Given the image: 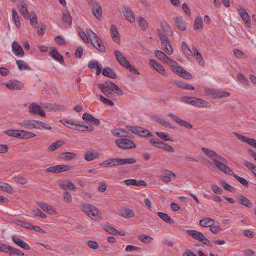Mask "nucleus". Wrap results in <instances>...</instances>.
Here are the masks:
<instances>
[{
  "label": "nucleus",
  "mask_w": 256,
  "mask_h": 256,
  "mask_svg": "<svg viewBox=\"0 0 256 256\" xmlns=\"http://www.w3.org/2000/svg\"><path fill=\"white\" fill-rule=\"evenodd\" d=\"M20 126L25 129H44L47 130H52V126L48 124H46L42 121L28 120H24L20 123Z\"/></svg>",
  "instance_id": "nucleus-1"
},
{
  "label": "nucleus",
  "mask_w": 256,
  "mask_h": 256,
  "mask_svg": "<svg viewBox=\"0 0 256 256\" xmlns=\"http://www.w3.org/2000/svg\"><path fill=\"white\" fill-rule=\"evenodd\" d=\"M86 32L92 44L102 52H105L106 48L100 38L90 30H88Z\"/></svg>",
  "instance_id": "nucleus-2"
},
{
  "label": "nucleus",
  "mask_w": 256,
  "mask_h": 256,
  "mask_svg": "<svg viewBox=\"0 0 256 256\" xmlns=\"http://www.w3.org/2000/svg\"><path fill=\"white\" fill-rule=\"evenodd\" d=\"M82 210L94 221L98 220L100 218L101 213L100 211L94 205L85 204L82 207Z\"/></svg>",
  "instance_id": "nucleus-3"
},
{
  "label": "nucleus",
  "mask_w": 256,
  "mask_h": 256,
  "mask_svg": "<svg viewBox=\"0 0 256 256\" xmlns=\"http://www.w3.org/2000/svg\"><path fill=\"white\" fill-rule=\"evenodd\" d=\"M206 95L212 98H222L230 96V92L220 89L206 88L205 90Z\"/></svg>",
  "instance_id": "nucleus-4"
},
{
  "label": "nucleus",
  "mask_w": 256,
  "mask_h": 256,
  "mask_svg": "<svg viewBox=\"0 0 256 256\" xmlns=\"http://www.w3.org/2000/svg\"><path fill=\"white\" fill-rule=\"evenodd\" d=\"M126 127L128 130L138 136L144 138L152 136L150 131L141 126L128 125Z\"/></svg>",
  "instance_id": "nucleus-5"
},
{
  "label": "nucleus",
  "mask_w": 256,
  "mask_h": 256,
  "mask_svg": "<svg viewBox=\"0 0 256 256\" xmlns=\"http://www.w3.org/2000/svg\"><path fill=\"white\" fill-rule=\"evenodd\" d=\"M115 144L118 148L123 150L135 148H136L134 142L127 138L116 140Z\"/></svg>",
  "instance_id": "nucleus-6"
},
{
  "label": "nucleus",
  "mask_w": 256,
  "mask_h": 256,
  "mask_svg": "<svg viewBox=\"0 0 256 256\" xmlns=\"http://www.w3.org/2000/svg\"><path fill=\"white\" fill-rule=\"evenodd\" d=\"M158 36L162 42V46L163 50L168 55H170L173 52L172 48L170 45V42L168 38L162 32H158Z\"/></svg>",
  "instance_id": "nucleus-7"
},
{
  "label": "nucleus",
  "mask_w": 256,
  "mask_h": 256,
  "mask_svg": "<svg viewBox=\"0 0 256 256\" xmlns=\"http://www.w3.org/2000/svg\"><path fill=\"white\" fill-rule=\"evenodd\" d=\"M149 142L154 146L158 148H163L168 152H174V149L172 147L161 142L158 138H151L149 140Z\"/></svg>",
  "instance_id": "nucleus-8"
},
{
  "label": "nucleus",
  "mask_w": 256,
  "mask_h": 256,
  "mask_svg": "<svg viewBox=\"0 0 256 256\" xmlns=\"http://www.w3.org/2000/svg\"><path fill=\"white\" fill-rule=\"evenodd\" d=\"M212 160L216 166L220 170L224 172L225 174L232 176V170L228 167L226 165H225L222 162H220V161L218 159L214 158H212Z\"/></svg>",
  "instance_id": "nucleus-9"
},
{
  "label": "nucleus",
  "mask_w": 256,
  "mask_h": 256,
  "mask_svg": "<svg viewBox=\"0 0 256 256\" xmlns=\"http://www.w3.org/2000/svg\"><path fill=\"white\" fill-rule=\"evenodd\" d=\"M29 112L33 114H38L42 116H46V113L42 108L36 103L32 104L29 106Z\"/></svg>",
  "instance_id": "nucleus-10"
},
{
  "label": "nucleus",
  "mask_w": 256,
  "mask_h": 256,
  "mask_svg": "<svg viewBox=\"0 0 256 256\" xmlns=\"http://www.w3.org/2000/svg\"><path fill=\"white\" fill-rule=\"evenodd\" d=\"M168 116L172 118L179 125L188 129H191L192 128V124L186 120H182L174 114L169 113L168 114Z\"/></svg>",
  "instance_id": "nucleus-11"
},
{
  "label": "nucleus",
  "mask_w": 256,
  "mask_h": 256,
  "mask_svg": "<svg viewBox=\"0 0 256 256\" xmlns=\"http://www.w3.org/2000/svg\"><path fill=\"white\" fill-rule=\"evenodd\" d=\"M112 133L114 136L116 137L129 138L133 137L132 135L130 134L128 131L120 128H115L112 130Z\"/></svg>",
  "instance_id": "nucleus-12"
},
{
  "label": "nucleus",
  "mask_w": 256,
  "mask_h": 256,
  "mask_svg": "<svg viewBox=\"0 0 256 256\" xmlns=\"http://www.w3.org/2000/svg\"><path fill=\"white\" fill-rule=\"evenodd\" d=\"M238 12L242 19L245 22L246 26L248 28H250V18L246 10L243 8H238Z\"/></svg>",
  "instance_id": "nucleus-13"
},
{
  "label": "nucleus",
  "mask_w": 256,
  "mask_h": 256,
  "mask_svg": "<svg viewBox=\"0 0 256 256\" xmlns=\"http://www.w3.org/2000/svg\"><path fill=\"white\" fill-rule=\"evenodd\" d=\"M100 165L104 168L120 166L119 158H112L106 160L101 162Z\"/></svg>",
  "instance_id": "nucleus-14"
},
{
  "label": "nucleus",
  "mask_w": 256,
  "mask_h": 256,
  "mask_svg": "<svg viewBox=\"0 0 256 256\" xmlns=\"http://www.w3.org/2000/svg\"><path fill=\"white\" fill-rule=\"evenodd\" d=\"M150 64L162 76H166V72L165 70L163 68L162 66L158 63L154 59H150Z\"/></svg>",
  "instance_id": "nucleus-15"
},
{
  "label": "nucleus",
  "mask_w": 256,
  "mask_h": 256,
  "mask_svg": "<svg viewBox=\"0 0 256 256\" xmlns=\"http://www.w3.org/2000/svg\"><path fill=\"white\" fill-rule=\"evenodd\" d=\"M176 28L180 31H184L186 29V24L182 17L174 16L173 18Z\"/></svg>",
  "instance_id": "nucleus-16"
},
{
  "label": "nucleus",
  "mask_w": 256,
  "mask_h": 256,
  "mask_svg": "<svg viewBox=\"0 0 256 256\" xmlns=\"http://www.w3.org/2000/svg\"><path fill=\"white\" fill-rule=\"evenodd\" d=\"M6 86L10 90H21L24 88V84L18 80H13L6 84Z\"/></svg>",
  "instance_id": "nucleus-17"
},
{
  "label": "nucleus",
  "mask_w": 256,
  "mask_h": 256,
  "mask_svg": "<svg viewBox=\"0 0 256 256\" xmlns=\"http://www.w3.org/2000/svg\"><path fill=\"white\" fill-rule=\"evenodd\" d=\"M186 233L194 239L200 242L202 241L204 235L201 232L194 230H188Z\"/></svg>",
  "instance_id": "nucleus-18"
},
{
  "label": "nucleus",
  "mask_w": 256,
  "mask_h": 256,
  "mask_svg": "<svg viewBox=\"0 0 256 256\" xmlns=\"http://www.w3.org/2000/svg\"><path fill=\"white\" fill-rule=\"evenodd\" d=\"M99 156L100 153L96 150L88 151L84 154V159L89 162L98 158Z\"/></svg>",
  "instance_id": "nucleus-19"
},
{
  "label": "nucleus",
  "mask_w": 256,
  "mask_h": 256,
  "mask_svg": "<svg viewBox=\"0 0 256 256\" xmlns=\"http://www.w3.org/2000/svg\"><path fill=\"white\" fill-rule=\"evenodd\" d=\"M234 134L239 140H241L242 142H246L248 144L252 146H256V140L251 138H247L246 137L240 135L236 132H234Z\"/></svg>",
  "instance_id": "nucleus-20"
},
{
  "label": "nucleus",
  "mask_w": 256,
  "mask_h": 256,
  "mask_svg": "<svg viewBox=\"0 0 256 256\" xmlns=\"http://www.w3.org/2000/svg\"><path fill=\"white\" fill-rule=\"evenodd\" d=\"M18 8L20 12L25 18H30V14L28 13L26 4L24 2H20Z\"/></svg>",
  "instance_id": "nucleus-21"
},
{
  "label": "nucleus",
  "mask_w": 256,
  "mask_h": 256,
  "mask_svg": "<svg viewBox=\"0 0 256 256\" xmlns=\"http://www.w3.org/2000/svg\"><path fill=\"white\" fill-rule=\"evenodd\" d=\"M12 240L14 244H16L22 248L26 250H30V248L29 246V245L24 242L23 240H22L20 238L13 236H12Z\"/></svg>",
  "instance_id": "nucleus-22"
},
{
  "label": "nucleus",
  "mask_w": 256,
  "mask_h": 256,
  "mask_svg": "<svg viewBox=\"0 0 256 256\" xmlns=\"http://www.w3.org/2000/svg\"><path fill=\"white\" fill-rule=\"evenodd\" d=\"M88 66L90 70H92L94 68H96V74L97 75L100 74L102 72V64H98V62L96 60H90L88 64Z\"/></svg>",
  "instance_id": "nucleus-23"
},
{
  "label": "nucleus",
  "mask_w": 256,
  "mask_h": 256,
  "mask_svg": "<svg viewBox=\"0 0 256 256\" xmlns=\"http://www.w3.org/2000/svg\"><path fill=\"white\" fill-rule=\"evenodd\" d=\"M12 50L16 56L22 57L24 55V52L22 46L16 42H14L12 44Z\"/></svg>",
  "instance_id": "nucleus-24"
},
{
  "label": "nucleus",
  "mask_w": 256,
  "mask_h": 256,
  "mask_svg": "<svg viewBox=\"0 0 256 256\" xmlns=\"http://www.w3.org/2000/svg\"><path fill=\"white\" fill-rule=\"evenodd\" d=\"M92 12L98 20L102 18V10L101 6L96 2H94L92 6Z\"/></svg>",
  "instance_id": "nucleus-25"
},
{
  "label": "nucleus",
  "mask_w": 256,
  "mask_h": 256,
  "mask_svg": "<svg viewBox=\"0 0 256 256\" xmlns=\"http://www.w3.org/2000/svg\"><path fill=\"white\" fill-rule=\"evenodd\" d=\"M110 34L113 40L117 43L120 42V36L117 28L114 25H112L110 29Z\"/></svg>",
  "instance_id": "nucleus-26"
},
{
  "label": "nucleus",
  "mask_w": 256,
  "mask_h": 256,
  "mask_svg": "<svg viewBox=\"0 0 256 256\" xmlns=\"http://www.w3.org/2000/svg\"><path fill=\"white\" fill-rule=\"evenodd\" d=\"M114 55L116 58V60L118 61L119 64L122 66L124 67L126 64V63H128L129 62L124 57L122 53L119 50H115L114 51Z\"/></svg>",
  "instance_id": "nucleus-27"
},
{
  "label": "nucleus",
  "mask_w": 256,
  "mask_h": 256,
  "mask_svg": "<svg viewBox=\"0 0 256 256\" xmlns=\"http://www.w3.org/2000/svg\"><path fill=\"white\" fill-rule=\"evenodd\" d=\"M37 205L44 212L50 214H53L55 213L54 210L52 206L42 202H38Z\"/></svg>",
  "instance_id": "nucleus-28"
},
{
  "label": "nucleus",
  "mask_w": 256,
  "mask_h": 256,
  "mask_svg": "<svg viewBox=\"0 0 256 256\" xmlns=\"http://www.w3.org/2000/svg\"><path fill=\"white\" fill-rule=\"evenodd\" d=\"M164 176H160V178L162 182L166 184H168L171 181L172 176H176V174L174 172L168 170H164Z\"/></svg>",
  "instance_id": "nucleus-29"
},
{
  "label": "nucleus",
  "mask_w": 256,
  "mask_h": 256,
  "mask_svg": "<svg viewBox=\"0 0 256 256\" xmlns=\"http://www.w3.org/2000/svg\"><path fill=\"white\" fill-rule=\"evenodd\" d=\"M120 216L124 218H132L134 216V212L128 208H124L120 210Z\"/></svg>",
  "instance_id": "nucleus-30"
},
{
  "label": "nucleus",
  "mask_w": 256,
  "mask_h": 256,
  "mask_svg": "<svg viewBox=\"0 0 256 256\" xmlns=\"http://www.w3.org/2000/svg\"><path fill=\"white\" fill-rule=\"evenodd\" d=\"M238 200L240 204L248 208H251L252 207V205L250 200L242 194L239 195L238 196Z\"/></svg>",
  "instance_id": "nucleus-31"
},
{
  "label": "nucleus",
  "mask_w": 256,
  "mask_h": 256,
  "mask_svg": "<svg viewBox=\"0 0 256 256\" xmlns=\"http://www.w3.org/2000/svg\"><path fill=\"white\" fill-rule=\"evenodd\" d=\"M122 12L126 18L130 22H134L135 21V17L133 12L128 8H124Z\"/></svg>",
  "instance_id": "nucleus-32"
},
{
  "label": "nucleus",
  "mask_w": 256,
  "mask_h": 256,
  "mask_svg": "<svg viewBox=\"0 0 256 256\" xmlns=\"http://www.w3.org/2000/svg\"><path fill=\"white\" fill-rule=\"evenodd\" d=\"M59 156L64 160L70 161L76 158V154L74 152H67L60 153Z\"/></svg>",
  "instance_id": "nucleus-33"
},
{
  "label": "nucleus",
  "mask_w": 256,
  "mask_h": 256,
  "mask_svg": "<svg viewBox=\"0 0 256 256\" xmlns=\"http://www.w3.org/2000/svg\"><path fill=\"white\" fill-rule=\"evenodd\" d=\"M102 74L105 76L108 77L110 78H116L117 76L114 70L108 67L104 68L102 72Z\"/></svg>",
  "instance_id": "nucleus-34"
},
{
  "label": "nucleus",
  "mask_w": 256,
  "mask_h": 256,
  "mask_svg": "<svg viewBox=\"0 0 256 256\" xmlns=\"http://www.w3.org/2000/svg\"><path fill=\"white\" fill-rule=\"evenodd\" d=\"M178 69L176 70L177 74H179L181 77L186 79H191L192 74L180 66H177Z\"/></svg>",
  "instance_id": "nucleus-35"
},
{
  "label": "nucleus",
  "mask_w": 256,
  "mask_h": 256,
  "mask_svg": "<svg viewBox=\"0 0 256 256\" xmlns=\"http://www.w3.org/2000/svg\"><path fill=\"white\" fill-rule=\"evenodd\" d=\"M174 84L178 88H180L185 90H194V88L191 84L186 83L181 81L175 80Z\"/></svg>",
  "instance_id": "nucleus-36"
},
{
  "label": "nucleus",
  "mask_w": 256,
  "mask_h": 256,
  "mask_svg": "<svg viewBox=\"0 0 256 256\" xmlns=\"http://www.w3.org/2000/svg\"><path fill=\"white\" fill-rule=\"evenodd\" d=\"M214 224V221L211 218H206L200 220L199 224L203 227H210Z\"/></svg>",
  "instance_id": "nucleus-37"
},
{
  "label": "nucleus",
  "mask_w": 256,
  "mask_h": 256,
  "mask_svg": "<svg viewBox=\"0 0 256 256\" xmlns=\"http://www.w3.org/2000/svg\"><path fill=\"white\" fill-rule=\"evenodd\" d=\"M58 186L60 188L63 190L68 189L74 192L76 190V186L70 182H68L66 184L60 183Z\"/></svg>",
  "instance_id": "nucleus-38"
},
{
  "label": "nucleus",
  "mask_w": 256,
  "mask_h": 256,
  "mask_svg": "<svg viewBox=\"0 0 256 256\" xmlns=\"http://www.w3.org/2000/svg\"><path fill=\"white\" fill-rule=\"evenodd\" d=\"M182 48L184 54L188 58H192V52L188 45L185 42H182Z\"/></svg>",
  "instance_id": "nucleus-39"
},
{
  "label": "nucleus",
  "mask_w": 256,
  "mask_h": 256,
  "mask_svg": "<svg viewBox=\"0 0 256 256\" xmlns=\"http://www.w3.org/2000/svg\"><path fill=\"white\" fill-rule=\"evenodd\" d=\"M5 133L9 136L22 138V130H8L6 131Z\"/></svg>",
  "instance_id": "nucleus-40"
},
{
  "label": "nucleus",
  "mask_w": 256,
  "mask_h": 256,
  "mask_svg": "<svg viewBox=\"0 0 256 256\" xmlns=\"http://www.w3.org/2000/svg\"><path fill=\"white\" fill-rule=\"evenodd\" d=\"M59 122H60L63 124L64 126L68 127L70 129H71V128L76 127V126H80V125L76 121H72L66 120H60Z\"/></svg>",
  "instance_id": "nucleus-41"
},
{
  "label": "nucleus",
  "mask_w": 256,
  "mask_h": 256,
  "mask_svg": "<svg viewBox=\"0 0 256 256\" xmlns=\"http://www.w3.org/2000/svg\"><path fill=\"white\" fill-rule=\"evenodd\" d=\"M157 214L165 222L170 224L174 223L173 220L167 214L158 212H157Z\"/></svg>",
  "instance_id": "nucleus-42"
},
{
  "label": "nucleus",
  "mask_w": 256,
  "mask_h": 256,
  "mask_svg": "<svg viewBox=\"0 0 256 256\" xmlns=\"http://www.w3.org/2000/svg\"><path fill=\"white\" fill-rule=\"evenodd\" d=\"M0 189L5 192L12 194L14 192V190L12 186L8 184L6 182H1L0 184Z\"/></svg>",
  "instance_id": "nucleus-43"
},
{
  "label": "nucleus",
  "mask_w": 256,
  "mask_h": 256,
  "mask_svg": "<svg viewBox=\"0 0 256 256\" xmlns=\"http://www.w3.org/2000/svg\"><path fill=\"white\" fill-rule=\"evenodd\" d=\"M192 49L194 52V54L196 57V59L198 62L200 64H204V60L200 53L198 51L196 46H193Z\"/></svg>",
  "instance_id": "nucleus-44"
},
{
  "label": "nucleus",
  "mask_w": 256,
  "mask_h": 256,
  "mask_svg": "<svg viewBox=\"0 0 256 256\" xmlns=\"http://www.w3.org/2000/svg\"><path fill=\"white\" fill-rule=\"evenodd\" d=\"M16 63L18 65V68L19 70H30L31 68L24 60H17Z\"/></svg>",
  "instance_id": "nucleus-45"
},
{
  "label": "nucleus",
  "mask_w": 256,
  "mask_h": 256,
  "mask_svg": "<svg viewBox=\"0 0 256 256\" xmlns=\"http://www.w3.org/2000/svg\"><path fill=\"white\" fill-rule=\"evenodd\" d=\"M50 55L60 63L64 62L63 56L56 50H53L50 52Z\"/></svg>",
  "instance_id": "nucleus-46"
},
{
  "label": "nucleus",
  "mask_w": 256,
  "mask_h": 256,
  "mask_svg": "<svg viewBox=\"0 0 256 256\" xmlns=\"http://www.w3.org/2000/svg\"><path fill=\"white\" fill-rule=\"evenodd\" d=\"M63 144L64 142L60 140L54 142L48 146V150L50 152H53L58 148L61 147Z\"/></svg>",
  "instance_id": "nucleus-47"
},
{
  "label": "nucleus",
  "mask_w": 256,
  "mask_h": 256,
  "mask_svg": "<svg viewBox=\"0 0 256 256\" xmlns=\"http://www.w3.org/2000/svg\"><path fill=\"white\" fill-rule=\"evenodd\" d=\"M202 150L212 160L214 158H218V156H219L218 154L212 150H210L206 148H202Z\"/></svg>",
  "instance_id": "nucleus-48"
},
{
  "label": "nucleus",
  "mask_w": 256,
  "mask_h": 256,
  "mask_svg": "<svg viewBox=\"0 0 256 256\" xmlns=\"http://www.w3.org/2000/svg\"><path fill=\"white\" fill-rule=\"evenodd\" d=\"M203 28V22L200 17H197L194 22V30H202Z\"/></svg>",
  "instance_id": "nucleus-49"
},
{
  "label": "nucleus",
  "mask_w": 256,
  "mask_h": 256,
  "mask_svg": "<svg viewBox=\"0 0 256 256\" xmlns=\"http://www.w3.org/2000/svg\"><path fill=\"white\" fill-rule=\"evenodd\" d=\"M160 26L163 30V31L165 32L166 35L170 36L172 33L170 30V27L168 24L165 21L163 20L160 22Z\"/></svg>",
  "instance_id": "nucleus-50"
},
{
  "label": "nucleus",
  "mask_w": 256,
  "mask_h": 256,
  "mask_svg": "<svg viewBox=\"0 0 256 256\" xmlns=\"http://www.w3.org/2000/svg\"><path fill=\"white\" fill-rule=\"evenodd\" d=\"M62 20L64 22L67 23L69 26L71 25L72 22V17L70 12L66 11L63 12Z\"/></svg>",
  "instance_id": "nucleus-51"
},
{
  "label": "nucleus",
  "mask_w": 256,
  "mask_h": 256,
  "mask_svg": "<svg viewBox=\"0 0 256 256\" xmlns=\"http://www.w3.org/2000/svg\"><path fill=\"white\" fill-rule=\"evenodd\" d=\"M138 238L144 244H150L153 240V238L152 237L145 234L139 235Z\"/></svg>",
  "instance_id": "nucleus-52"
},
{
  "label": "nucleus",
  "mask_w": 256,
  "mask_h": 256,
  "mask_svg": "<svg viewBox=\"0 0 256 256\" xmlns=\"http://www.w3.org/2000/svg\"><path fill=\"white\" fill-rule=\"evenodd\" d=\"M138 18V24H139L141 29L143 31H146L147 28V27L148 26V22L146 21V20L145 18H142V16H139Z\"/></svg>",
  "instance_id": "nucleus-53"
},
{
  "label": "nucleus",
  "mask_w": 256,
  "mask_h": 256,
  "mask_svg": "<svg viewBox=\"0 0 256 256\" xmlns=\"http://www.w3.org/2000/svg\"><path fill=\"white\" fill-rule=\"evenodd\" d=\"M58 172H66L73 170L74 167L68 164H58Z\"/></svg>",
  "instance_id": "nucleus-54"
},
{
  "label": "nucleus",
  "mask_w": 256,
  "mask_h": 256,
  "mask_svg": "<svg viewBox=\"0 0 256 256\" xmlns=\"http://www.w3.org/2000/svg\"><path fill=\"white\" fill-rule=\"evenodd\" d=\"M136 162V160L134 158H119V164L120 165H124L126 164H134Z\"/></svg>",
  "instance_id": "nucleus-55"
},
{
  "label": "nucleus",
  "mask_w": 256,
  "mask_h": 256,
  "mask_svg": "<svg viewBox=\"0 0 256 256\" xmlns=\"http://www.w3.org/2000/svg\"><path fill=\"white\" fill-rule=\"evenodd\" d=\"M12 16L13 22L16 24V26L18 28L20 24V20L16 10L14 8L12 10Z\"/></svg>",
  "instance_id": "nucleus-56"
},
{
  "label": "nucleus",
  "mask_w": 256,
  "mask_h": 256,
  "mask_svg": "<svg viewBox=\"0 0 256 256\" xmlns=\"http://www.w3.org/2000/svg\"><path fill=\"white\" fill-rule=\"evenodd\" d=\"M156 134L164 141L172 140V138L170 137L169 134L166 132H156Z\"/></svg>",
  "instance_id": "nucleus-57"
},
{
  "label": "nucleus",
  "mask_w": 256,
  "mask_h": 256,
  "mask_svg": "<svg viewBox=\"0 0 256 256\" xmlns=\"http://www.w3.org/2000/svg\"><path fill=\"white\" fill-rule=\"evenodd\" d=\"M35 136L36 134L34 133L22 130V139H28Z\"/></svg>",
  "instance_id": "nucleus-58"
},
{
  "label": "nucleus",
  "mask_w": 256,
  "mask_h": 256,
  "mask_svg": "<svg viewBox=\"0 0 256 256\" xmlns=\"http://www.w3.org/2000/svg\"><path fill=\"white\" fill-rule=\"evenodd\" d=\"M13 254H14L17 256H24V253L22 252L20 250L10 246V252H9V254L10 256Z\"/></svg>",
  "instance_id": "nucleus-59"
},
{
  "label": "nucleus",
  "mask_w": 256,
  "mask_h": 256,
  "mask_svg": "<svg viewBox=\"0 0 256 256\" xmlns=\"http://www.w3.org/2000/svg\"><path fill=\"white\" fill-rule=\"evenodd\" d=\"M234 177L236 178L242 185L246 187L248 186V182L245 180L244 178L240 177L238 176H237L236 174H232V175Z\"/></svg>",
  "instance_id": "nucleus-60"
},
{
  "label": "nucleus",
  "mask_w": 256,
  "mask_h": 256,
  "mask_svg": "<svg viewBox=\"0 0 256 256\" xmlns=\"http://www.w3.org/2000/svg\"><path fill=\"white\" fill-rule=\"evenodd\" d=\"M104 230L108 232V233L112 234H118V230H117L116 228H114V227L110 226L109 225H106L104 227Z\"/></svg>",
  "instance_id": "nucleus-61"
},
{
  "label": "nucleus",
  "mask_w": 256,
  "mask_h": 256,
  "mask_svg": "<svg viewBox=\"0 0 256 256\" xmlns=\"http://www.w3.org/2000/svg\"><path fill=\"white\" fill-rule=\"evenodd\" d=\"M234 54L238 58H246L247 56L246 54L242 52V50H238V49H234Z\"/></svg>",
  "instance_id": "nucleus-62"
},
{
  "label": "nucleus",
  "mask_w": 256,
  "mask_h": 256,
  "mask_svg": "<svg viewBox=\"0 0 256 256\" xmlns=\"http://www.w3.org/2000/svg\"><path fill=\"white\" fill-rule=\"evenodd\" d=\"M126 65L124 66L125 68H127L130 72H132V73H133L134 74H136L137 75L140 74L139 72L135 68V67L134 66L130 64L129 62L128 63H126Z\"/></svg>",
  "instance_id": "nucleus-63"
},
{
  "label": "nucleus",
  "mask_w": 256,
  "mask_h": 256,
  "mask_svg": "<svg viewBox=\"0 0 256 256\" xmlns=\"http://www.w3.org/2000/svg\"><path fill=\"white\" fill-rule=\"evenodd\" d=\"M32 213L36 216L40 217L41 218H46V216L38 208H36L32 210Z\"/></svg>",
  "instance_id": "nucleus-64"
}]
</instances>
